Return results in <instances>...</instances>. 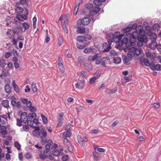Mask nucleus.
Instances as JSON below:
<instances>
[{
    "instance_id": "1",
    "label": "nucleus",
    "mask_w": 161,
    "mask_h": 161,
    "mask_svg": "<svg viewBox=\"0 0 161 161\" xmlns=\"http://www.w3.org/2000/svg\"><path fill=\"white\" fill-rule=\"evenodd\" d=\"M141 28V26H140ZM137 24L134 23L131 26L123 29L122 31L124 35L129 38L130 42L131 43H135L137 42V44L139 47L143 45V43H146L147 40L146 36L141 35V33H142V28L139 30L137 31V28H138Z\"/></svg>"
},
{
    "instance_id": "2",
    "label": "nucleus",
    "mask_w": 161,
    "mask_h": 161,
    "mask_svg": "<svg viewBox=\"0 0 161 161\" xmlns=\"http://www.w3.org/2000/svg\"><path fill=\"white\" fill-rule=\"evenodd\" d=\"M92 39V37L90 34H87L84 36H79L76 38V41L80 42L83 43V45L78 43L76 44V46L79 49H82L85 47L87 46L90 43V40Z\"/></svg>"
},
{
    "instance_id": "3",
    "label": "nucleus",
    "mask_w": 161,
    "mask_h": 161,
    "mask_svg": "<svg viewBox=\"0 0 161 161\" xmlns=\"http://www.w3.org/2000/svg\"><path fill=\"white\" fill-rule=\"evenodd\" d=\"M28 14L27 9L25 8L24 11V14H17L16 17L14 19L15 24H17V22L20 21H23L24 20L27 19V15Z\"/></svg>"
},
{
    "instance_id": "4",
    "label": "nucleus",
    "mask_w": 161,
    "mask_h": 161,
    "mask_svg": "<svg viewBox=\"0 0 161 161\" xmlns=\"http://www.w3.org/2000/svg\"><path fill=\"white\" fill-rule=\"evenodd\" d=\"M86 59L83 56H79L78 58L77 62L81 64H83L86 67L87 69L91 70L92 66L90 64H89L86 61Z\"/></svg>"
},
{
    "instance_id": "5",
    "label": "nucleus",
    "mask_w": 161,
    "mask_h": 161,
    "mask_svg": "<svg viewBox=\"0 0 161 161\" xmlns=\"http://www.w3.org/2000/svg\"><path fill=\"white\" fill-rule=\"evenodd\" d=\"M111 36L113 38V42H115L117 43L120 39H121L122 36L120 35V33L119 32H115L113 34L111 33Z\"/></svg>"
},
{
    "instance_id": "6",
    "label": "nucleus",
    "mask_w": 161,
    "mask_h": 161,
    "mask_svg": "<svg viewBox=\"0 0 161 161\" xmlns=\"http://www.w3.org/2000/svg\"><path fill=\"white\" fill-rule=\"evenodd\" d=\"M77 140L79 143L82 146H84L85 142L88 141V139L85 136L80 135H78L77 136Z\"/></svg>"
},
{
    "instance_id": "7",
    "label": "nucleus",
    "mask_w": 161,
    "mask_h": 161,
    "mask_svg": "<svg viewBox=\"0 0 161 161\" xmlns=\"http://www.w3.org/2000/svg\"><path fill=\"white\" fill-rule=\"evenodd\" d=\"M129 51L127 53V55L129 58H132L135 55V47L130 46L127 48Z\"/></svg>"
},
{
    "instance_id": "8",
    "label": "nucleus",
    "mask_w": 161,
    "mask_h": 161,
    "mask_svg": "<svg viewBox=\"0 0 161 161\" xmlns=\"http://www.w3.org/2000/svg\"><path fill=\"white\" fill-rule=\"evenodd\" d=\"M85 80L82 79L78 81L77 83L75 84V87L76 88L81 90L84 87L85 84Z\"/></svg>"
},
{
    "instance_id": "9",
    "label": "nucleus",
    "mask_w": 161,
    "mask_h": 161,
    "mask_svg": "<svg viewBox=\"0 0 161 161\" xmlns=\"http://www.w3.org/2000/svg\"><path fill=\"white\" fill-rule=\"evenodd\" d=\"M89 31V28L86 27L79 26L77 28V32L78 34L88 33Z\"/></svg>"
},
{
    "instance_id": "10",
    "label": "nucleus",
    "mask_w": 161,
    "mask_h": 161,
    "mask_svg": "<svg viewBox=\"0 0 161 161\" xmlns=\"http://www.w3.org/2000/svg\"><path fill=\"white\" fill-rule=\"evenodd\" d=\"M85 53H96L97 52L96 49L94 47H87L84 50Z\"/></svg>"
},
{
    "instance_id": "11",
    "label": "nucleus",
    "mask_w": 161,
    "mask_h": 161,
    "mask_svg": "<svg viewBox=\"0 0 161 161\" xmlns=\"http://www.w3.org/2000/svg\"><path fill=\"white\" fill-rule=\"evenodd\" d=\"M28 118L27 116L26 113L25 112H23L20 115V120L24 123H26L27 121Z\"/></svg>"
},
{
    "instance_id": "12",
    "label": "nucleus",
    "mask_w": 161,
    "mask_h": 161,
    "mask_svg": "<svg viewBox=\"0 0 161 161\" xmlns=\"http://www.w3.org/2000/svg\"><path fill=\"white\" fill-rule=\"evenodd\" d=\"M149 39L151 42H156L157 36L156 34L152 32H150L148 36Z\"/></svg>"
},
{
    "instance_id": "13",
    "label": "nucleus",
    "mask_w": 161,
    "mask_h": 161,
    "mask_svg": "<svg viewBox=\"0 0 161 161\" xmlns=\"http://www.w3.org/2000/svg\"><path fill=\"white\" fill-rule=\"evenodd\" d=\"M140 62L142 66L145 65L147 66H149L150 65V64L149 63L148 59L147 58L141 59L140 60Z\"/></svg>"
},
{
    "instance_id": "14",
    "label": "nucleus",
    "mask_w": 161,
    "mask_h": 161,
    "mask_svg": "<svg viewBox=\"0 0 161 161\" xmlns=\"http://www.w3.org/2000/svg\"><path fill=\"white\" fill-rule=\"evenodd\" d=\"M109 57H103L102 59V65L104 67H105V64L109 63Z\"/></svg>"
},
{
    "instance_id": "15",
    "label": "nucleus",
    "mask_w": 161,
    "mask_h": 161,
    "mask_svg": "<svg viewBox=\"0 0 161 161\" xmlns=\"http://www.w3.org/2000/svg\"><path fill=\"white\" fill-rule=\"evenodd\" d=\"M123 42V43L125 44V46L127 48L129 47L131 45V44L133 43H131L130 42V40L129 41L128 39L126 37L124 38L122 40Z\"/></svg>"
},
{
    "instance_id": "16",
    "label": "nucleus",
    "mask_w": 161,
    "mask_h": 161,
    "mask_svg": "<svg viewBox=\"0 0 161 161\" xmlns=\"http://www.w3.org/2000/svg\"><path fill=\"white\" fill-rule=\"evenodd\" d=\"M90 19L88 17H85L82 19L80 22L82 24L84 25H87L89 24Z\"/></svg>"
},
{
    "instance_id": "17",
    "label": "nucleus",
    "mask_w": 161,
    "mask_h": 161,
    "mask_svg": "<svg viewBox=\"0 0 161 161\" xmlns=\"http://www.w3.org/2000/svg\"><path fill=\"white\" fill-rule=\"evenodd\" d=\"M123 60L124 63L126 65H129L130 64V61L131 59L130 58L127 57L125 55H123L122 56Z\"/></svg>"
},
{
    "instance_id": "18",
    "label": "nucleus",
    "mask_w": 161,
    "mask_h": 161,
    "mask_svg": "<svg viewBox=\"0 0 161 161\" xmlns=\"http://www.w3.org/2000/svg\"><path fill=\"white\" fill-rule=\"evenodd\" d=\"M49 152L47 150H45L43 151V154H42V153L40 154L39 155V157L41 159H45L46 157L48 156Z\"/></svg>"
},
{
    "instance_id": "19",
    "label": "nucleus",
    "mask_w": 161,
    "mask_h": 161,
    "mask_svg": "<svg viewBox=\"0 0 161 161\" xmlns=\"http://www.w3.org/2000/svg\"><path fill=\"white\" fill-rule=\"evenodd\" d=\"M13 30L11 29H8L6 34L9 38H12L15 36Z\"/></svg>"
},
{
    "instance_id": "20",
    "label": "nucleus",
    "mask_w": 161,
    "mask_h": 161,
    "mask_svg": "<svg viewBox=\"0 0 161 161\" xmlns=\"http://www.w3.org/2000/svg\"><path fill=\"white\" fill-rule=\"evenodd\" d=\"M108 47L109 45H108L107 43H103V47L104 49L103 51L104 52L108 51L111 49V48H108Z\"/></svg>"
},
{
    "instance_id": "21",
    "label": "nucleus",
    "mask_w": 161,
    "mask_h": 161,
    "mask_svg": "<svg viewBox=\"0 0 161 161\" xmlns=\"http://www.w3.org/2000/svg\"><path fill=\"white\" fill-rule=\"evenodd\" d=\"M113 59L114 63L116 64H119L121 61V58L117 56L115 57H114Z\"/></svg>"
},
{
    "instance_id": "22",
    "label": "nucleus",
    "mask_w": 161,
    "mask_h": 161,
    "mask_svg": "<svg viewBox=\"0 0 161 161\" xmlns=\"http://www.w3.org/2000/svg\"><path fill=\"white\" fill-rule=\"evenodd\" d=\"M12 84L14 90L17 93H19L20 92L19 88L18 86L16 84L14 80L13 81Z\"/></svg>"
},
{
    "instance_id": "23",
    "label": "nucleus",
    "mask_w": 161,
    "mask_h": 161,
    "mask_svg": "<svg viewBox=\"0 0 161 161\" xmlns=\"http://www.w3.org/2000/svg\"><path fill=\"white\" fill-rule=\"evenodd\" d=\"M135 55H139L143 53V51L141 48L140 47L136 48L135 47Z\"/></svg>"
},
{
    "instance_id": "24",
    "label": "nucleus",
    "mask_w": 161,
    "mask_h": 161,
    "mask_svg": "<svg viewBox=\"0 0 161 161\" xmlns=\"http://www.w3.org/2000/svg\"><path fill=\"white\" fill-rule=\"evenodd\" d=\"M108 36H109V38L108 39V44L109 45V47L108 48H111V45L112 42H113V38L111 36V33L108 34Z\"/></svg>"
},
{
    "instance_id": "25",
    "label": "nucleus",
    "mask_w": 161,
    "mask_h": 161,
    "mask_svg": "<svg viewBox=\"0 0 161 161\" xmlns=\"http://www.w3.org/2000/svg\"><path fill=\"white\" fill-rule=\"evenodd\" d=\"M71 135V133L70 130H69L66 132H64L63 134V137L64 138H65L66 137H69Z\"/></svg>"
},
{
    "instance_id": "26",
    "label": "nucleus",
    "mask_w": 161,
    "mask_h": 161,
    "mask_svg": "<svg viewBox=\"0 0 161 161\" xmlns=\"http://www.w3.org/2000/svg\"><path fill=\"white\" fill-rule=\"evenodd\" d=\"M99 56L97 54L93 56H90L88 57V59L90 61H93L97 59V58H98Z\"/></svg>"
},
{
    "instance_id": "27",
    "label": "nucleus",
    "mask_w": 161,
    "mask_h": 161,
    "mask_svg": "<svg viewBox=\"0 0 161 161\" xmlns=\"http://www.w3.org/2000/svg\"><path fill=\"white\" fill-rule=\"evenodd\" d=\"M5 92L7 93H9L11 91V87L8 84H6L4 86Z\"/></svg>"
},
{
    "instance_id": "28",
    "label": "nucleus",
    "mask_w": 161,
    "mask_h": 161,
    "mask_svg": "<svg viewBox=\"0 0 161 161\" xmlns=\"http://www.w3.org/2000/svg\"><path fill=\"white\" fill-rule=\"evenodd\" d=\"M149 46V48L152 49L153 50L157 47V43L156 42H151Z\"/></svg>"
},
{
    "instance_id": "29",
    "label": "nucleus",
    "mask_w": 161,
    "mask_h": 161,
    "mask_svg": "<svg viewBox=\"0 0 161 161\" xmlns=\"http://www.w3.org/2000/svg\"><path fill=\"white\" fill-rule=\"evenodd\" d=\"M146 55L148 59H151L152 61H154V56L151 53L149 52H147L146 53Z\"/></svg>"
},
{
    "instance_id": "30",
    "label": "nucleus",
    "mask_w": 161,
    "mask_h": 161,
    "mask_svg": "<svg viewBox=\"0 0 161 161\" xmlns=\"http://www.w3.org/2000/svg\"><path fill=\"white\" fill-rule=\"evenodd\" d=\"M21 25V26L20 25V28H22L23 27H24V30L23 32H25L26 30H27L29 28V25L27 23H22Z\"/></svg>"
},
{
    "instance_id": "31",
    "label": "nucleus",
    "mask_w": 161,
    "mask_h": 161,
    "mask_svg": "<svg viewBox=\"0 0 161 161\" xmlns=\"http://www.w3.org/2000/svg\"><path fill=\"white\" fill-rule=\"evenodd\" d=\"M106 91L109 94H112L114 93L117 92V88L115 87L112 90H109L108 89H107Z\"/></svg>"
},
{
    "instance_id": "32",
    "label": "nucleus",
    "mask_w": 161,
    "mask_h": 161,
    "mask_svg": "<svg viewBox=\"0 0 161 161\" xmlns=\"http://www.w3.org/2000/svg\"><path fill=\"white\" fill-rule=\"evenodd\" d=\"M0 130H2V131L0 132V133L2 134L5 135L7 133V131H6V127L5 126H2Z\"/></svg>"
},
{
    "instance_id": "33",
    "label": "nucleus",
    "mask_w": 161,
    "mask_h": 161,
    "mask_svg": "<svg viewBox=\"0 0 161 161\" xmlns=\"http://www.w3.org/2000/svg\"><path fill=\"white\" fill-rule=\"evenodd\" d=\"M2 105L4 107L7 108L9 106L8 101L7 100H3L2 102Z\"/></svg>"
},
{
    "instance_id": "34",
    "label": "nucleus",
    "mask_w": 161,
    "mask_h": 161,
    "mask_svg": "<svg viewBox=\"0 0 161 161\" xmlns=\"http://www.w3.org/2000/svg\"><path fill=\"white\" fill-rule=\"evenodd\" d=\"M36 114L35 113H33L31 114H29L28 116V119H31L34 118L36 117Z\"/></svg>"
},
{
    "instance_id": "35",
    "label": "nucleus",
    "mask_w": 161,
    "mask_h": 161,
    "mask_svg": "<svg viewBox=\"0 0 161 161\" xmlns=\"http://www.w3.org/2000/svg\"><path fill=\"white\" fill-rule=\"evenodd\" d=\"M109 55L111 56L115 57L117 56V53L114 50H111L109 52Z\"/></svg>"
},
{
    "instance_id": "36",
    "label": "nucleus",
    "mask_w": 161,
    "mask_h": 161,
    "mask_svg": "<svg viewBox=\"0 0 161 161\" xmlns=\"http://www.w3.org/2000/svg\"><path fill=\"white\" fill-rule=\"evenodd\" d=\"M6 64L5 63V61L3 59H0V67L4 68L5 67Z\"/></svg>"
},
{
    "instance_id": "37",
    "label": "nucleus",
    "mask_w": 161,
    "mask_h": 161,
    "mask_svg": "<svg viewBox=\"0 0 161 161\" xmlns=\"http://www.w3.org/2000/svg\"><path fill=\"white\" fill-rule=\"evenodd\" d=\"M41 117L42 118V119L43 122L44 124H47V119L46 117L43 114H41Z\"/></svg>"
},
{
    "instance_id": "38",
    "label": "nucleus",
    "mask_w": 161,
    "mask_h": 161,
    "mask_svg": "<svg viewBox=\"0 0 161 161\" xmlns=\"http://www.w3.org/2000/svg\"><path fill=\"white\" fill-rule=\"evenodd\" d=\"M41 143L42 145H44L47 141V139L46 136H41Z\"/></svg>"
},
{
    "instance_id": "39",
    "label": "nucleus",
    "mask_w": 161,
    "mask_h": 161,
    "mask_svg": "<svg viewBox=\"0 0 161 161\" xmlns=\"http://www.w3.org/2000/svg\"><path fill=\"white\" fill-rule=\"evenodd\" d=\"M16 12L19 14H21L23 13L24 10L21 7H17L16 8Z\"/></svg>"
},
{
    "instance_id": "40",
    "label": "nucleus",
    "mask_w": 161,
    "mask_h": 161,
    "mask_svg": "<svg viewBox=\"0 0 161 161\" xmlns=\"http://www.w3.org/2000/svg\"><path fill=\"white\" fill-rule=\"evenodd\" d=\"M80 3H79L78 5L76 6L74 8V14L76 15L78 12V9L79 7Z\"/></svg>"
},
{
    "instance_id": "41",
    "label": "nucleus",
    "mask_w": 161,
    "mask_h": 161,
    "mask_svg": "<svg viewBox=\"0 0 161 161\" xmlns=\"http://www.w3.org/2000/svg\"><path fill=\"white\" fill-rule=\"evenodd\" d=\"M93 155L94 157V159L96 161H97L99 157V154L96 152L93 153Z\"/></svg>"
},
{
    "instance_id": "42",
    "label": "nucleus",
    "mask_w": 161,
    "mask_h": 161,
    "mask_svg": "<svg viewBox=\"0 0 161 161\" xmlns=\"http://www.w3.org/2000/svg\"><path fill=\"white\" fill-rule=\"evenodd\" d=\"M58 66L60 70L62 72H64V68L63 65V63H60L58 64Z\"/></svg>"
},
{
    "instance_id": "43",
    "label": "nucleus",
    "mask_w": 161,
    "mask_h": 161,
    "mask_svg": "<svg viewBox=\"0 0 161 161\" xmlns=\"http://www.w3.org/2000/svg\"><path fill=\"white\" fill-rule=\"evenodd\" d=\"M32 89L34 92H35L37 91V87L35 83L34 82H33L31 85Z\"/></svg>"
},
{
    "instance_id": "44",
    "label": "nucleus",
    "mask_w": 161,
    "mask_h": 161,
    "mask_svg": "<svg viewBox=\"0 0 161 161\" xmlns=\"http://www.w3.org/2000/svg\"><path fill=\"white\" fill-rule=\"evenodd\" d=\"M47 132L44 129H42L40 131V135H42L41 136H47Z\"/></svg>"
},
{
    "instance_id": "45",
    "label": "nucleus",
    "mask_w": 161,
    "mask_h": 161,
    "mask_svg": "<svg viewBox=\"0 0 161 161\" xmlns=\"http://www.w3.org/2000/svg\"><path fill=\"white\" fill-rule=\"evenodd\" d=\"M93 3L96 6L99 7L102 5V3L99 0H94L93 1Z\"/></svg>"
},
{
    "instance_id": "46",
    "label": "nucleus",
    "mask_w": 161,
    "mask_h": 161,
    "mask_svg": "<svg viewBox=\"0 0 161 161\" xmlns=\"http://www.w3.org/2000/svg\"><path fill=\"white\" fill-rule=\"evenodd\" d=\"M53 154L55 156H58L59 155V152L57 149L53 150L52 152Z\"/></svg>"
},
{
    "instance_id": "47",
    "label": "nucleus",
    "mask_w": 161,
    "mask_h": 161,
    "mask_svg": "<svg viewBox=\"0 0 161 161\" xmlns=\"http://www.w3.org/2000/svg\"><path fill=\"white\" fill-rule=\"evenodd\" d=\"M33 135L36 137H38L40 135V132L39 131L33 130L32 131Z\"/></svg>"
},
{
    "instance_id": "48",
    "label": "nucleus",
    "mask_w": 161,
    "mask_h": 161,
    "mask_svg": "<svg viewBox=\"0 0 161 161\" xmlns=\"http://www.w3.org/2000/svg\"><path fill=\"white\" fill-rule=\"evenodd\" d=\"M27 0H20L19 2L17 3V4L19 5V4L21 5H24L25 4H27Z\"/></svg>"
},
{
    "instance_id": "49",
    "label": "nucleus",
    "mask_w": 161,
    "mask_h": 161,
    "mask_svg": "<svg viewBox=\"0 0 161 161\" xmlns=\"http://www.w3.org/2000/svg\"><path fill=\"white\" fill-rule=\"evenodd\" d=\"M153 29L155 31H158L160 29V26L158 23L154 24L153 25Z\"/></svg>"
},
{
    "instance_id": "50",
    "label": "nucleus",
    "mask_w": 161,
    "mask_h": 161,
    "mask_svg": "<svg viewBox=\"0 0 161 161\" xmlns=\"http://www.w3.org/2000/svg\"><path fill=\"white\" fill-rule=\"evenodd\" d=\"M80 75L85 77H87L88 76V74L86 71H82L80 72Z\"/></svg>"
},
{
    "instance_id": "51",
    "label": "nucleus",
    "mask_w": 161,
    "mask_h": 161,
    "mask_svg": "<svg viewBox=\"0 0 161 161\" xmlns=\"http://www.w3.org/2000/svg\"><path fill=\"white\" fill-rule=\"evenodd\" d=\"M15 147L18 150H20L21 148V145L19 142H15L14 143Z\"/></svg>"
},
{
    "instance_id": "52",
    "label": "nucleus",
    "mask_w": 161,
    "mask_h": 161,
    "mask_svg": "<svg viewBox=\"0 0 161 161\" xmlns=\"http://www.w3.org/2000/svg\"><path fill=\"white\" fill-rule=\"evenodd\" d=\"M63 119L62 118L59 117L58 118V122L57 124V125L58 127H60L62 126L63 123Z\"/></svg>"
},
{
    "instance_id": "53",
    "label": "nucleus",
    "mask_w": 161,
    "mask_h": 161,
    "mask_svg": "<svg viewBox=\"0 0 161 161\" xmlns=\"http://www.w3.org/2000/svg\"><path fill=\"white\" fill-rule=\"evenodd\" d=\"M58 41L59 46H60L62 44L63 42V39L61 36H59L58 37Z\"/></svg>"
},
{
    "instance_id": "54",
    "label": "nucleus",
    "mask_w": 161,
    "mask_h": 161,
    "mask_svg": "<svg viewBox=\"0 0 161 161\" xmlns=\"http://www.w3.org/2000/svg\"><path fill=\"white\" fill-rule=\"evenodd\" d=\"M100 8L97 7H94L93 9V11L97 14L100 11Z\"/></svg>"
},
{
    "instance_id": "55",
    "label": "nucleus",
    "mask_w": 161,
    "mask_h": 161,
    "mask_svg": "<svg viewBox=\"0 0 161 161\" xmlns=\"http://www.w3.org/2000/svg\"><path fill=\"white\" fill-rule=\"evenodd\" d=\"M93 4L91 3H88L85 5L86 8L88 9H90L93 7Z\"/></svg>"
},
{
    "instance_id": "56",
    "label": "nucleus",
    "mask_w": 161,
    "mask_h": 161,
    "mask_svg": "<svg viewBox=\"0 0 161 161\" xmlns=\"http://www.w3.org/2000/svg\"><path fill=\"white\" fill-rule=\"evenodd\" d=\"M17 123H16V125L19 126L20 127L22 125V122L21 121V120L19 119H17Z\"/></svg>"
},
{
    "instance_id": "57",
    "label": "nucleus",
    "mask_w": 161,
    "mask_h": 161,
    "mask_svg": "<svg viewBox=\"0 0 161 161\" xmlns=\"http://www.w3.org/2000/svg\"><path fill=\"white\" fill-rule=\"evenodd\" d=\"M29 109L31 112H34L36 111V108L35 107L31 106L29 107Z\"/></svg>"
},
{
    "instance_id": "58",
    "label": "nucleus",
    "mask_w": 161,
    "mask_h": 161,
    "mask_svg": "<svg viewBox=\"0 0 161 161\" xmlns=\"http://www.w3.org/2000/svg\"><path fill=\"white\" fill-rule=\"evenodd\" d=\"M96 79L97 78L95 77L91 78L89 80L90 83L91 84H93Z\"/></svg>"
},
{
    "instance_id": "59",
    "label": "nucleus",
    "mask_w": 161,
    "mask_h": 161,
    "mask_svg": "<svg viewBox=\"0 0 161 161\" xmlns=\"http://www.w3.org/2000/svg\"><path fill=\"white\" fill-rule=\"evenodd\" d=\"M11 18L9 17H7L5 20L6 21V24L7 25H8L10 23L11 21H10Z\"/></svg>"
},
{
    "instance_id": "60",
    "label": "nucleus",
    "mask_w": 161,
    "mask_h": 161,
    "mask_svg": "<svg viewBox=\"0 0 161 161\" xmlns=\"http://www.w3.org/2000/svg\"><path fill=\"white\" fill-rule=\"evenodd\" d=\"M155 70L157 71H161V65L159 64H157L155 65Z\"/></svg>"
},
{
    "instance_id": "61",
    "label": "nucleus",
    "mask_w": 161,
    "mask_h": 161,
    "mask_svg": "<svg viewBox=\"0 0 161 161\" xmlns=\"http://www.w3.org/2000/svg\"><path fill=\"white\" fill-rule=\"evenodd\" d=\"M148 23L146 22H144L143 24V25L145 26L146 29L150 30L151 29L150 27L148 26Z\"/></svg>"
},
{
    "instance_id": "62",
    "label": "nucleus",
    "mask_w": 161,
    "mask_h": 161,
    "mask_svg": "<svg viewBox=\"0 0 161 161\" xmlns=\"http://www.w3.org/2000/svg\"><path fill=\"white\" fill-rule=\"evenodd\" d=\"M101 57L100 56H99L98 57V58H97V59L95 60L96 61V64H100L101 62Z\"/></svg>"
},
{
    "instance_id": "63",
    "label": "nucleus",
    "mask_w": 161,
    "mask_h": 161,
    "mask_svg": "<svg viewBox=\"0 0 161 161\" xmlns=\"http://www.w3.org/2000/svg\"><path fill=\"white\" fill-rule=\"evenodd\" d=\"M12 53L14 56H18V53L17 51L16 50L13 49Z\"/></svg>"
},
{
    "instance_id": "64",
    "label": "nucleus",
    "mask_w": 161,
    "mask_h": 161,
    "mask_svg": "<svg viewBox=\"0 0 161 161\" xmlns=\"http://www.w3.org/2000/svg\"><path fill=\"white\" fill-rule=\"evenodd\" d=\"M22 129H23L26 132L28 131L29 130V127L26 125H23Z\"/></svg>"
}]
</instances>
